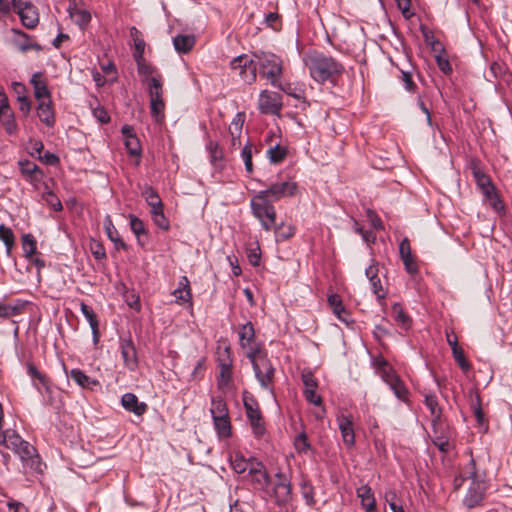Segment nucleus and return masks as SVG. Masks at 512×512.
I'll return each instance as SVG.
<instances>
[{
    "mask_svg": "<svg viewBox=\"0 0 512 512\" xmlns=\"http://www.w3.org/2000/svg\"><path fill=\"white\" fill-rule=\"evenodd\" d=\"M298 185L292 180L273 183L269 188L259 191L250 201L252 214L260 221L266 231H270L276 219L273 202L292 197L297 193Z\"/></svg>",
    "mask_w": 512,
    "mask_h": 512,
    "instance_id": "f257e3e1",
    "label": "nucleus"
},
{
    "mask_svg": "<svg viewBox=\"0 0 512 512\" xmlns=\"http://www.w3.org/2000/svg\"><path fill=\"white\" fill-rule=\"evenodd\" d=\"M310 76L319 83L331 80L344 72V66L332 56L313 52L304 58Z\"/></svg>",
    "mask_w": 512,
    "mask_h": 512,
    "instance_id": "f03ea898",
    "label": "nucleus"
},
{
    "mask_svg": "<svg viewBox=\"0 0 512 512\" xmlns=\"http://www.w3.org/2000/svg\"><path fill=\"white\" fill-rule=\"evenodd\" d=\"M12 450L21 461L31 467L38 462L36 449L13 429H6L0 432V446Z\"/></svg>",
    "mask_w": 512,
    "mask_h": 512,
    "instance_id": "7ed1b4c3",
    "label": "nucleus"
},
{
    "mask_svg": "<svg viewBox=\"0 0 512 512\" xmlns=\"http://www.w3.org/2000/svg\"><path fill=\"white\" fill-rule=\"evenodd\" d=\"M246 357L252 363L255 377L260 386L263 389L268 390L270 393H273L272 382L274 379L275 369L266 353L261 349H250V351L246 352Z\"/></svg>",
    "mask_w": 512,
    "mask_h": 512,
    "instance_id": "20e7f679",
    "label": "nucleus"
},
{
    "mask_svg": "<svg viewBox=\"0 0 512 512\" xmlns=\"http://www.w3.org/2000/svg\"><path fill=\"white\" fill-rule=\"evenodd\" d=\"M470 169L476 185L483 195L484 201L487 202L495 212H502L504 210V204L491 178L481 169L476 161L471 162Z\"/></svg>",
    "mask_w": 512,
    "mask_h": 512,
    "instance_id": "39448f33",
    "label": "nucleus"
},
{
    "mask_svg": "<svg viewBox=\"0 0 512 512\" xmlns=\"http://www.w3.org/2000/svg\"><path fill=\"white\" fill-rule=\"evenodd\" d=\"M257 69L261 76L267 78L271 85H278V79L282 74V60L273 53H254Z\"/></svg>",
    "mask_w": 512,
    "mask_h": 512,
    "instance_id": "423d86ee",
    "label": "nucleus"
},
{
    "mask_svg": "<svg viewBox=\"0 0 512 512\" xmlns=\"http://www.w3.org/2000/svg\"><path fill=\"white\" fill-rule=\"evenodd\" d=\"M465 478L471 479V485L464 497V505L468 508H474L479 505L483 499L485 485L478 477L476 464L473 458L470 459L465 471Z\"/></svg>",
    "mask_w": 512,
    "mask_h": 512,
    "instance_id": "0eeeda50",
    "label": "nucleus"
},
{
    "mask_svg": "<svg viewBox=\"0 0 512 512\" xmlns=\"http://www.w3.org/2000/svg\"><path fill=\"white\" fill-rule=\"evenodd\" d=\"M243 403L254 436L262 437L266 432V427L257 401L253 396L245 392L243 394Z\"/></svg>",
    "mask_w": 512,
    "mask_h": 512,
    "instance_id": "6e6552de",
    "label": "nucleus"
},
{
    "mask_svg": "<svg viewBox=\"0 0 512 512\" xmlns=\"http://www.w3.org/2000/svg\"><path fill=\"white\" fill-rule=\"evenodd\" d=\"M230 67L238 73L244 82L252 84L256 81L257 62L254 56L250 57L246 54L239 55L231 60Z\"/></svg>",
    "mask_w": 512,
    "mask_h": 512,
    "instance_id": "1a4fd4ad",
    "label": "nucleus"
},
{
    "mask_svg": "<svg viewBox=\"0 0 512 512\" xmlns=\"http://www.w3.org/2000/svg\"><path fill=\"white\" fill-rule=\"evenodd\" d=\"M12 7L14 11L19 15L22 24L33 29L39 22V15L36 7L29 1L24 0H12Z\"/></svg>",
    "mask_w": 512,
    "mask_h": 512,
    "instance_id": "9d476101",
    "label": "nucleus"
},
{
    "mask_svg": "<svg viewBox=\"0 0 512 512\" xmlns=\"http://www.w3.org/2000/svg\"><path fill=\"white\" fill-rule=\"evenodd\" d=\"M258 108L263 114L278 115L282 109V97L279 93L268 90L261 91Z\"/></svg>",
    "mask_w": 512,
    "mask_h": 512,
    "instance_id": "9b49d317",
    "label": "nucleus"
},
{
    "mask_svg": "<svg viewBox=\"0 0 512 512\" xmlns=\"http://www.w3.org/2000/svg\"><path fill=\"white\" fill-rule=\"evenodd\" d=\"M384 368L382 370V379L385 381V383L390 387V389L393 391L394 395L402 400L406 401L408 397V389L406 388L403 381L399 378L398 375H396L393 371L387 370V364L383 363Z\"/></svg>",
    "mask_w": 512,
    "mask_h": 512,
    "instance_id": "f8f14e48",
    "label": "nucleus"
},
{
    "mask_svg": "<svg viewBox=\"0 0 512 512\" xmlns=\"http://www.w3.org/2000/svg\"><path fill=\"white\" fill-rule=\"evenodd\" d=\"M338 428L341 432L342 440L347 447L355 444V433L353 427V418L351 415L340 414L336 418Z\"/></svg>",
    "mask_w": 512,
    "mask_h": 512,
    "instance_id": "ddd939ff",
    "label": "nucleus"
},
{
    "mask_svg": "<svg viewBox=\"0 0 512 512\" xmlns=\"http://www.w3.org/2000/svg\"><path fill=\"white\" fill-rule=\"evenodd\" d=\"M120 349L124 366L130 371H135L138 367V357L135 345L133 344L132 340H121Z\"/></svg>",
    "mask_w": 512,
    "mask_h": 512,
    "instance_id": "4468645a",
    "label": "nucleus"
},
{
    "mask_svg": "<svg viewBox=\"0 0 512 512\" xmlns=\"http://www.w3.org/2000/svg\"><path fill=\"white\" fill-rule=\"evenodd\" d=\"M276 477L278 481L273 487V498L277 504H285L291 498V485L281 473H277Z\"/></svg>",
    "mask_w": 512,
    "mask_h": 512,
    "instance_id": "2eb2a0df",
    "label": "nucleus"
},
{
    "mask_svg": "<svg viewBox=\"0 0 512 512\" xmlns=\"http://www.w3.org/2000/svg\"><path fill=\"white\" fill-rule=\"evenodd\" d=\"M238 336L240 345L246 352L250 351V349H261L259 345L254 343L255 330L251 322H246L239 327Z\"/></svg>",
    "mask_w": 512,
    "mask_h": 512,
    "instance_id": "dca6fc26",
    "label": "nucleus"
},
{
    "mask_svg": "<svg viewBox=\"0 0 512 512\" xmlns=\"http://www.w3.org/2000/svg\"><path fill=\"white\" fill-rule=\"evenodd\" d=\"M122 406L129 412L137 416L143 415L147 410V404L139 402L137 396L133 393H125L121 398Z\"/></svg>",
    "mask_w": 512,
    "mask_h": 512,
    "instance_id": "f3484780",
    "label": "nucleus"
},
{
    "mask_svg": "<svg viewBox=\"0 0 512 512\" xmlns=\"http://www.w3.org/2000/svg\"><path fill=\"white\" fill-rule=\"evenodd\" d=\"M37 115L41 122H43L46 126L52 127L55 124V115L52 106V100L46 99L43 101H38L37 106Z\"/></svg>",
    "mask_w": 512,
    "mask_h": 512,
    "instance_id": "a211bd4d",
    "label": "nucleus"
},
{
    "mask_svg": "<svg viewBox=\"0 0 512 512\" xmlns=\"http://www.w3.org/2000/svg\"><path fill=\"white\" fill-rule=\"evenodd\" d=\"M365 275L369 279L373 293L379 300L386 298V292L384 291L381 280L378 277V267L374 264L370 265L365 270Z\"/></svg>",
    "mask_w": 512,
    "mask_h": 512,
    "instance_id": "6ab92c4d",
    "label": "nucleus"
},
{
    "mask_svg": "<svg viewBox=\"0 0 512 512\" xmlns=\"http://www.w3.org/2000/svg\"><path fill=\"white\" fill-rule=\"evenodd\" d=\"M18 164L22 175H24L29 182L34 184L40 181L42 172L38 165L29 160L19 161Z\"/></svg>",
    "mask_w": 512,
    "mask_h": 512,
    "instance_id": "aec40b11",
    "label": "nucleus"
},
{
    "mask_svg": "<svg viewBox=\"0 0 512 512\" xmlns=\"http://www.w3.org/2000/svg\"><path fill=\"white\" fill-rule=\"evenodd\" d=\"M357 497L361 500V506L365 512L374 510L376 507V500L372 489L368 485H362L356 490Z\"/></svg>",
    "mask_w": 512,
    "mask_h": 512,
    "instance_id": "412c9836",
    "label": "nucleus"
},
{
    "mask_svg": "<svg viewBox=\"0 0 512 512\" xmlns=\"http://www.w3.org/2000/svg\"><path fill=\"white\" fill-rule=\"evenodd\" d=\"M147 91L151 101H163V84L161 75L147 79Z\"/></svg>",
    "mask_w": 512,
    "mask_h": 512,
    "instance_id": "4be33fe9",
    "label": "nucleus"
},
{
    "mask_svg": "<svg viewBox=\"0 0 512 512\" xmlns=\"http://www.w3.org/2000/svg\"><path fill=\"white\" fill-rule=\"evenodd\" d=\"M244 124V114L238 113L235 118L232 120L231 125L229 127V132L231 134V147L233 149H237L241 146L240 134L242 131V127Z\"/></svg>",
    "mask_w": 512,
    "mask_h": 512,
    "instance_id": "5701e85b",
    "label": "nucleus"
},
{
    "mask_svg": "<svg viewBox=\"0 0 512 512\" xmlns=\"http://www.w3.org/2000/svg\"><path fill=\"white\" fill-rule=\"evenodd\" d=\"M69 16L75 24L84 29L91 21V14L85 9H79L74 4L68 8Z\"/></svg>",
    "mask_w": 512,
    "mask_h": 512,
    "instance_id": "b1692460",
    "label": "nucleus"
},
{
    "mask_svg": "<svg viewBox=\"0 0 512 512\" xmlns=\"http://www.w3.org/2000/svg\"><path fill=\"white\" fill-rule=\"evenodd\" d=\"M104 229L108 238L115 244L117 250L127 248L125 242L121 239L117 229L113 225L111 217L108 215L104 219Z\"/></svg>",
    "mask_w": 512,
    "mask_h": 512,
    "instance_id": "393cba45",
    "label": "nucleus"
},
{
    "mask_svg": "<svg viewBox=\"0 0 512 512\" xmlns=\"http://www.w3.org/2000/svg\"><path fill=\"white\" fill-rule=\"evenodd\" d=\"M80 309L91 327L94 342H97L99 339V323L95 312L90 306L86 305L84 302L81 303Z\"/></svg>",
    "mask_w": 512,
    "mask_h": 512,
    "instance_id": "a878e982",
    "label": "nucleus"
},
{
    "mask_svg": "<svg viewBox=\"0 0 512 512\" xmlns=\"http://www.w3.org/2000/svg\"><path fill=\"white\" fill-rule=\"evenodd\" d=\"M69 377L75 381L77 385L85 389H92L93 386L99 384L96 379H92L80 369H72L69 373Z\"/></svg>",
    "mask_w": 512,
    "mask_h": 512,
    "instance_id": "bb28decb",
    "label": "nucleus"
},
{
    "mask_svg": "<svg viewBox=\"0 0 512 512\" xmlns=\"http://www.w3.org/2000/svg\"><path fill=\"white\" fill-rule=\"evenodd\" d=\"M173 45L177 52L187 53L195 45V37L193 35H177L173 38Z\"/></svg>",
    "mask_w": 512,
    "mask_h": 512,
    "instance_id": "cd10ccee",
    "label": "nucleus"
},
{
    "mask_svg": "<svg viewBox=\"0 0 512 512\" xmlns=\"http://www.w3.org/2000/svg\"><path fill=\"white\" fill-rule=\"evenodd\" d=\"M27 373L32 378L34 386L40 391V386L48 389V378L41 373L33 363H27Z\"/></svg>",
    "mask_w": 512,
    "mask_h": 512,
    "instance_id": "c85d7f7f",
    "label": "nucleus"
},
{
    "mask_svg": "<svg viewBox=\"0 0 512 512\" xmlns=\"http://www.w3.org/2000/svg\"><path fill=\"white\" fill-rule=\"evenodd\" d=\"M213 423L220 438H228L231 435V423L228 416L214 417Z\"/></svg>",
    "mask_w": 512,
    "mask_h": 512,
    "instance_id": "c756f323",
    "label": "nucleus"
},
{
    "mask_svg": "<svg viewBox=\"0 0 512 512\" xmlns=\"http://www.w3.org/2000/svg\"><path fill=\"white\" fill-rule=\"evenodd\" d=\"M130 36L134 42L133 57L141 58L142 56H144L146 46L145 41L141 36V32L136 27H132L130 29Z\"/></svg>",
    "mask_w": 512,
    "mask_h": 512,
    "instance_id": "7c9ffc66",
    "label": "nucleus"
},
{
    "mask_svg": "<svg viewBox=\"0 0 512 512\" xmlns=\"http://www.w3.org/2000/svg\"><path fill=\"white\" fill-rule=\"evenodd\" d=\"M272 229H274L277 242L286 241L295 234V227L292 225H285L284 223L277 225L275 222L271 230Z\"/></svg>",
    "mask_w": 512,
    "mask_h": 512,
    "instance_id": "2f4dec72",
    "label": "nucleus"
},
{
    "mask_svg": "<svg viewBox=\"0 0 512 512\" xmlns=\"http://www.w3.org/2000/svg\"><path fill=\"white\" fill-rule=\"evenodd\" d=\"M392 315L394 320L403 329L407 330L411 326V318L404 312L400 304L395 303L392 306Z\"/></svg>",
    "mask_w": 512,
    "mask_h": 512,
    "instance_id": "473e14b6",
    "label": "nucleus"
},
{
    "mask_svg": "<svg viewBox=\"0 0 512 512\" xmlns=\"http://www.w3.org/2000/svg\"><path fill=\"white\" fill-rule=\"evenodd\" d=\"M231 466L233 470L238 473H244L245 471H249L251 464L253 461L251 459H246L243 455L236 453L230 459Z\"/></svg>",
    "mask_w": 512,
    "mask_h": 512,
    "instance_id": "72a5a7b5",
    "label": "nucleus"
},
{
    "mask_svg": "<svg viewBox=\"0 0 512 512\" xmlns=\"http://www.w3.org/2000/svg\"><path fill=\"white\" fill-rule=\"evenodd\" d=\"M210 412H211L212 418L223 417V416L229 415L227 404L224 401V399L220 396L211 398Z\"/></svg>",
    "mask_w": 512,
    "mask_h": 512,
    "instance_id": "f704fd0d",
    "label": "nucleus"
},
{
    "mask_svg": "<svg viewBox=\"0 0 512 512\" xmlns=\"http://www.w3.org/2000/svg\"><path fill=\"white\" fill-rule=\"evenodd\" d=\"M219 368L220 372L217 378V385L220 390H223L228 387L232 381V366H230L229 361H226V363H222V367Z\"/></svg>",
    "mask_w": 512,
    "mask_h": 512,
    "instance_id": "c9c22d12",
    "label": "nucleus"
},
{
    "mask_svg": "<svg viewBox=\"0 0 512 512\" xmlns=\"http://www.w3.org/2000/svg\"><path fill=\"white\" fill-rule=\"evenodd\" d=\"M207 150L209 152L211 164L216 168L222 167L223 151L219 145L214 141H209L207 144Z\"/></svg>",
    "mask_w": 512,
    "mask_h": 512,
    "instance_id": "e433bc0d",
    "label": "nucleus"
},
{
    "mask_svg": "<svg viewBox=\"0 0 512 512\" xmlns=\"http://www.w3.org/2000/svg\"><path fill=\"white\" fill-rule=\"evenodd\" d=\"M177 303L188 302L191 299V291L189 288V281L187 277H183L180 282V287L173 291Z\"/></svg>",
    "mask_w": 512,
    "mask_h": 512,
    "instance_id": "4c0bfd02",
    "label": "nucleus"
},
{
    "mask_svg": "<svg viewBox=\"0 0 512 512\" xmlns=\"http://www.w3.org/2000/svg\"><path fill=\"white\" fill-rule=\"evenodd\" d=\"M12 32L16 36H18V39H16V43L21 51L25 52L30 49H39L40 48V46L38 44H34L31 42L29 36L25 32H23L19 29H12Z\"/></svg>",
    "mask_w": 512,
    "mask_h": 512,
    "instance_id": "58836bf2",
    "label": "nucleus"
},
{
    "mask_svg": "<svg viewBox=\"0 0 512 512\" xmlns=\"http://www.w3.org/2000/svg\"><path fill=\"white\" fill-rule=\"evenodd\" d=\"M249 474L253 477V480L263 484L268 482V474L264 469V466L260 462H254L251 464L249 468Z\"/></svg>",
    "mask_w": 512,
    "mask_h": 512,
    "instance_id": "ea45409f",
    "label": "nucleus"
},
{
    "mask_svg": "<svg viewBox=\"0 0 512 512\" xmlns=\"http://www.w3.org/2000/svg\"><path fill=\"white\" fill-rule=\"evenodd\" d=\"M0 121L8 134L16 132L17 125L11 109L0 112Z\"/></svg>",
    "mask_w": 512,
    "mask_h": 512,
    "instance_id": "a19ab883",
    "label": "nucleus"
},
{
    "mask_svg": "<svg viewBox=\"0 0 512 512\" xmlns=\"http://www.w3.org/2000/svg\"><path fill=\"white\" fill-rule=\"evenodd\" d=\"M425 404L427 408L429 409L432 417H433V423L435 424L436 421L440 420L441 417V408L439 407L438 400L435 395H426L425 396Z\"/></svg>",
    "mask_w": 512,
    "mask_h": 512,
    "instance_id": "79ce46f5",
    "label": "nucleus"
},
{
    "mask_svg": "<svg viewBox=\"0 0 512 512\" xmlns=\"http://www.w3.org/2000/svg\"><path fill=\"white\" fill-rule=\"evenodd\" d=\"M42 199L54 211L58 212L63 209L60 199L54 194L53 191L49 190L47 186H46V190L42 193Z\"/></svg>",
    "mask_w": 512,
    "mask_h": 512,
    "instance_id": "37998d69",
    "label": "nucleus"
},
{
    "mask_svg": "<svg viewBox=\"0 0 512 512\" xmlns=\"http://www.w3.org/2000/svg\"><path fill=\"white\" fill-rule=\"evenodd\" d=\"M0 240L4 242L7 253L9 254L14 245L15 238L11 228L5 226L4 224L0 225Z\"/></svg>",
    "mask_w": 512,
    "mask_h": 512,
    "instance_id": "c03bdc74",
    "label": "nucleus"
},
{
    "mask_svg": "<svg viewBox=\"0 0 512 512\" xmlns=\"http://www.w3.org/2000/svg\"><path fill=\"white\" fill-rule=\"evenodd\" d=\"M287 150L285 147L275 145L267 151V156L272 163H280L286 157Z\"/></svg>",
    "mask_w": 512,
    "mask_h": 512,
    "instance_id": "a18cd8bd",
    "label": "nucleus"
},
{
    "mask_svg": "<svg viewBox=\"0 0 512 512\" xmlns=\"http://www.w3.org/2000/svg\"><path fill=\"white\" fill-rule=\"evenodd\" d=\"M22 247L24 254L27 258H32V256L36 253V241L34 237L30 234H25L22 237Z\"/></svg>",
    "mask_w": 512,
    "mask_h": 512,
    "instance_id": "49530a36",
    "label": "nucleus"
},
{
    "mask_svg": "<svg viewBox=\"0 0 512 512\" xmlns=\"http://www.w3.org/2000/svg\"><path fill=\"white\" fill-rule=\"evenodd\" d=\"M125 147L128 151V153L132 156H140L141 153V146L139 139L137 136H129L127 137V140L124 141Z\"/></svg>",
    "mask_w": 512,
    "mask_h": 512,
    "instance_id": "de8ad7c7",
    "label": "nucleus"
},
{
    "mask_svg": "<svg viewBox=\"0 0 512 512\" xmlns=\"http://www.w3.org/2000/svg\"><path fill=\"white\" fill-rule=\"evenodd\" d=\"M329 305L332 307L334 314L342 321L345 319L342 317V313L345 312V308L342 304V301L338 295H330L328 297Z\"/></svg>",
    "mask_w": 512,
    "mask_h": 512,
    "instance_id": "09e8293b",
    "label": "nucleus"
},
{
    "mask_svg": "<svg viewBox=\"0 0 512 512\" xmlns=\"http://www.w3.org/2000/svg\"><path fill=\"white\" fill-rule=\"evenodd\" d=\"M27 300L17 299L13 304H6L8 317L19 315L29 305Z\"/></svg>",
    "mask_w": 512,
    "mask_h": 512,
    "instance_id": "8fccbe9b",
    "label": "nucleus"
},
{
    "mask_svg": "<svg viewBox=\"0 0 512 512\" xmlns=\"http://www.w3.org/2000/svg\"><path fill=\"white\" fill-rule=\"evenodd\" d=\"M142 196L145 198L148 205H155L162 201L157 191L151 186L144 187Z\"/></svg>",
    "mask_w": 512,
    "mask_h": 512,
    "instance_id": "3c124183",
    "label": "nucleus"
},
{
    "mask_svg": "<svg viewBox=\"0 0 512 512\" xmlns=\"http://www.w3.org/2000/svg\"><path fill=\"white\" fill-rule=\"evenodd\" d=\"M241 157L245 164V170L247 173L251 174L253 172V164H252V146L250 144H246L242 151Z\"/></svg>",
    "mask_w": 512,
    "mask_h": 512,
    "instance_id": "603ef678",
    "label": "nucleus"
},
{
    "mask_svg": "<svg viewBox=\"0 0 512 512\" xmlns=\"http://www.w3.org/2000/svg\"><path fill=\"white\" fill-rule=\"evenodd\" d=\"M151 115L157 122H160L164 118L165 103L163 101H151L150 102Z\"/></svg>",
    "mask_w": 512,
    "mask_h": 512,
    "instance_id": "864d4df0",
    "label": "nucleus"
},
{
    "mask_svg": "<svg viewBox=\"0 0 512 512\" xmlns=\"http://www.w3.org/2000/svg\"><path fill=\"white\" fill-rule=\"evenodd\" d=\"M294 446L299 453H307L310 450V443L306 433L303 432L295 438Z\"/></svg>",
    "mask_w": 512,
    "mask_h": 512,
    "instance_id": "5fc2aeb1",
    "label": "nucleus"
},
{
    "mask_svg": "<svg viewBox=\"0 0 512 512\" xmlns=\"http://www.w3.org/2000/svg\"><path fill=\"white\" fill-rule=\"evenodd\" d=\"M452 353H453V357H454L455 361L457 362V364L459 365V367L463 371H468L470 368V364L466 360L463 350L460 347L455 346Z\"/></svg>",
    "mask_w": 512,
    "mask_h": 512,
    "instance_id": "6e6d98bb",
    "label": "nucleus"
},
{
    "mask_svg": "<svg viewBox=\"0 0 512 512\" xmlns=\"http://www.w3.org/2000/svg\"><path fill=\"white\" fill-rule=\"evenodd\" d=\"M304 390L317 389L318 383L311 371L303 370L301 373Z\"/></svg>",
    "mask_w": 512,
    "mask_h": 512,
    "instance_id": "4d7b16f0",
    "label": "nucleus"
},
{
    "mask_svg": "<svg viewBox=\"0 0 512 512\" xmlns=\"http://www.w3.org/2000/svg\"><path fill=\"white\" fill-rule=\"evenodd\" d=\"M301 492H302V495L306 501V504L309 505V506H314L315 504V499H314V488L313 486L304 481L302 486H301Z\"/></svg>",
    "mask_w": 512,
    "mask_h": 512,
    "instance_id": "13d9d810",
    "label": "nucleus"
},
{
    "mask_svg": "<svg viewBox=\"0 0 512 512\" xmlns=\"http://www.w3.org/2000/svg\"><path fill=\"white\" fill-rule=\"evenodd\" d=\"M130 228L132 232L139 237L142 234L146 233L145 226L142 220L134 215H130Z\"/></svg>",
    "mask_w": 512,
    "mask_h": 512,
    "instance_id": "bf43d9fd",
    "label": "nucleus"
},
{
    "mask_svg": "<svg viewBox=\"0 0 512 512\" xmlns=\"http://www.w3.org/2000/svg\"><path fill=\"white\" fill-rule=\"evenodd\" d=\"M137 64V70L140 75L148 76L154 73V68L146 63L144 56L141 58H134Z\"/></svg>",
    "mask_w": 512,
    "mask_h": 512,
    "instance_id": "052dcab7",
    "label": "nucleus"
},
{
    "mask_svg": "<svg viewBox=\"0 0 512 512\" xmlns=\"http://www.w3.org/2000/svg\"><path fill=\"white\" fill-rule=\"evenodd\" d=\"M34 95L37 101H43L46 99H51L50 92L47 88L46 83L39 84L34 88Z\"/></svg>",
    "mask_w": 512,
    "mask_h": 512,
    "instance_id": "680f3d73",
    "label": "nucleus"
},
{
    "mask_svg": "<svg viewBox=\"0 0 512 512\" xmlns=\"http://www.w3.org/2000/svg\"><path fill=\"white\" fill-rule=\"evenodd\" d=\"M93 116L102 124L108 123L110 121V116L108 112L104 109V107L98 105L92 108Z\"/></svg>",
    "mask_w": 512,
    "mask_h": 512,
    "instance_id": "e2e57ef3",
    "label": "nucleus"
},
{
    "mask_svg": "<svg viewBox=\"0 0 512 512\" xmlns=\"http://www.w3.org/2000/svg\"><path fill=\"white\" fill-rule=\"evenodd\" d=\"M471 410L482 408L481 397L477 390L470 389L467 394Z\"/></svg>",
    "mask_w": 512,
    "mask_h": 512,
    "instance_id": "0e129e2a",
    "label": "nucleus"
},
{
    "mask_svg": "<svg viewBox=\"0 0 512 512\" xmlns=\"http://www.w3.org/2000/svg\"><path fill=\"white\" fill-rule=\"evenodd\" d=\"M247 258L251 265L258 266L260 264V260H261V251H260L259 246L250 248L247 252Z\"/></svg>",
    "mask_w": 512,
    "mask_h": 512,
    "instance_id": "69168bd1",
    "label": "nucleus"
},
{
    "mask_svg": "<svg viewBox=\"0 0 512 512\" xmlns=\"http://www.w3.org/2000/svg\"><path fill=\"white\" fill-rule=\"evenodd\" d=\"M400 258L404 264L405 270L409 274H415L418 272V266L412 256V254L408 255L407 258H405V257H400Z\"/></svg>",
    "mask_w": 512,
    "mask_h": 512,
    "instance_id": "338daca9",
    "label": "nucleus"
},
{
    "mask_svg": "<svg viewBox=\"0 0 512 512\" xmlns=\"http://www.w3.org/2000/svg\"><path fill=\"white\" fill-rule=\"evenodd\" d=\"M401 80L404 83L405 89L409 92H413L416 88V84L412 80V75L408 71H401Z\"/></svg>",
    "mask_w": 512,
    "mask_h": 512,
    "instance_id": "774afa93",
    "label": "nucleus"
}]
</instances>
